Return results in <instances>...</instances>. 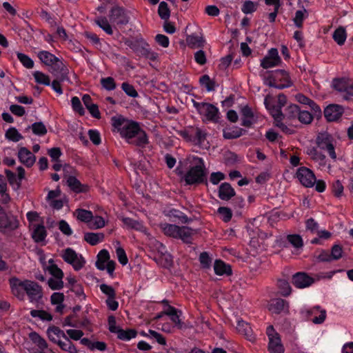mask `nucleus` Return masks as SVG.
Instances as JSON below:
<instances>
[{"label": "nucleus", "mask_w": 353, "mask_h": 353, "mask_svg": "<svg viewBox=\"0 0 353 353\" xmlns=\"http://www.w3.org/2000/svg\"><path fill=\"white\" fill-rule=\"evenodd\" d=\"M159 228L163 233L169 237L181 239L185 243H191L194 230L188 226H179L168 223H161Z\"/></svg>", "instance_id": "20e7f679"}, {"label": "nucleus", "mask_w": 353, "mask_h": 353, "mask_svg": "<svg viewBox=\"0 0 353 353\" xmlns=\"http://www.w3.org/2000/svg\"><path fill=\"white\" fill-rule=\"evenodd\" d=\"M203 114L208 121L216 122L219 119V109L211 103H206L201 113Z\"/></svg>", "instance_id": "5701e85b"}, {"label": "nucleus", "mask_w": 353, "mask_h": 353, "mask_svg": "<svg viewBox=\"0 0 353 353\" xmlns=\"http://www.w3.org/2000/svg\"><path fill=\"white\" fill-rule=\"evenodd\" d=\"M5 136L6 139L14 142H17L23 139V136L14 127L10 128L6 131Z\"/></svg>", "instance_id": "49530a36"}, {"label": "nucleus", "mask_w": 353, "mask_h": 353, "mask_svg": "<svg viewBox=\"0 0 353 353\" xmlns=\"http://www.w3.org/2000/svg\"><path fill=\"white\" fill-rule=\"evenodd\" d=\"M314 281V279L305 272H297L292 276V283L297 288L309 287Z\"/></svg>", "instance_id": "f3484780"}, {"label": "nucleus", "mask_w": 353, "mask_h": 353, "mask_svg": "<svg viewBox=\"0 0 353 353\" xmlns=\"http://www.w3.org/2000/svg\"><path fill=\"white\" fill-rule=\"evenodd\" d=\"M61 256L66 263L72 265L76 271L81 270L85 263L83 257L70 248L64 250Z\"/></svg>", "instance_id": "1a4fd4ad"}, {"label": "nucleus", "mask_w": 353, "mask_h": 353, "mask_svg": "<svg viewBox=\"0 0 353 353\" xmlns=\"http://www.w3.org/2000/svg\"><path fill=\"white\" fill-rule=\"evenodd\" d=\"M148 47L149 45L148 43H141L133 45L132 48L139 56L149 58L151 60H154L156 59V55L150 50Z\"/></svg>", "instance_id": "412c9836"}, {"label": "nucleus", "mask_w": 353, "mask_h": 353, "mask_svg": "<svg viewBox=\"0 0 353 353\" xmlns=\"http://www.w3.org/2000/svg\"><path fill=\"white\" fill-rule=\"evenodd\" d=\"M296 177L304 186L310 188L314 185L316 176L314 172L306 167H301L297 170Z\"/></svg>", "instance_id": "f8f14e48"}, {"label": "nucleus", "mask_w": 353, "mask_h": 353, "mask_svg": "<svg viewBox=\"0 0 353 353\" xmlns=\"http://www.w3.org/2000/svg\"><path fill=\"white\" fill-rule=\"evenodd\" d=\"M31 128L33 133L39 136H43L47 133V129L42 122L34 123Z\"/></svg>", "instance_id": "6e6d98bb"}, {"label": "nucleus", "mask_w": 353, "mask_h": 353, "mask_svg": "<svg viewBox=\"0 0 353 353\" xmlns=\"http://www.w3.org/2000/svg\"><path fill=\"white\" fill-rule=\"evenodd\" d=\"M39 60L46 65H52L56 61V56L46 50H41L37 53Z\"/></svg>", "instance_id": "4c0bfd02"}, {"label": "nucleus", "mask_w": 353, "mask_h": 353, "mask_svg": "<svg viewBox=\"0 0 353 353\" xmlns=\"http://www.w3.org/2000/svg\"><path fill=\"white\" fill-rule=\"evenodd\" d=\"M69 188L75 193L86 192L88 190L87 185L82 184L75 176H70L67 179Z\"/></svg>", "instance_id": "a878e982"}, {"label": "nucleus", "mask_w": 353, "mask_h": 353, "mask_svg": "<svg viewBox=\"0 0 353 353\" xmlns=\"http://www.w3.org/2000/svg\"><path fill=\"white\" fill-rule=\"evenodd\" d=\"M18 158L21 163L27 167L32 166L36 160L35 156L25 147H21L19 149Z\"/></svg>", "instance_id": "6ab92c4d"}, {"label": "nucleus", "mask_w": 353, "mask_h": 353, "mask_svg": "<svg viewBox=\"0 0 353 353\" xmlns=\"http://www.w3.org/2000/svg\"><path fill=\"white\" fill-rule=\"evenodd\" d=\"M188 160L191 163V165L183 177L186 185L205 183L208 185V171L203 159L199 157L192 156L190 157Z\"/></svg>", "instance_id": "7ed1b4c3"}, {"label": "nucleus", "mask_w": 353, "mask_h": 353, "mask_svg": "<svg viewBox=\"0 0 353 353\" xmlns=\"http://www.w3.org/2000/svg\"><path fill=\"white\" fill-rule=\"evenodd\" d=\"M190 142L196 145L201 146L206 139V133L199 128L191 127Z\"/></svg>", "instance_id": "b1692460"}, {"label": "nucleus", "mask_w": 353, "mask_h": 353, "mask_svg": "<svg viewBox=\"0 0 353 353\" xmlns=\"http://www.w3.org/2000/svg\"><path fill=\"white\" fill-rule=\"evenodd\" d=\"M122 221L128 228L148 234V229L142 222L128 217L123 218Z\"/></svg>", "instance_id": "c85d7f7f"}, {"label": "nucleus", "mask_w": 353, "mask_h": 353, "mask_svg": "<svg viewBox=\"0 0 353 353\" xmlns=\"http://www.w3.org/2000/svg\"><path fill=\"white\" fill-rule=\"evenodd\" d=\"M17 57L25 68L32 69L34 67V61L28 55L21 52H17Z\"/></svg>", "instance_id": "09e8293b"}, {"label": "nucleus", "mask_w": 353, "mask_h": 353, "mask_svg": "<svg viewBox=\"0 0 353 353\" xmlns=\"http://www.w3.org/2000/svg\"><path fill=\"white\" fill-rule=\"evenodd\" d=\"M117 337L123 341H129L137 336V332L134 329L123 330L119 328L117 332Z\"/></svg>", "instance_id": "a19ab883"}, {"label": "nucleus", "mask_w": 353, "mask_h": 353, "mask_svg": "<svg viewBox=\"0 0 353 353\" xmlns=\"http://www.w3.org/2000/svg\"><path fill=\"white\" fill-rule=\"evenodd\" d=\"M343 248L339 245H334L331 249V258L333 261L339 260L342 257Z\"/></svg>", "instance_id": "338daca9"}, {"label": "nucleus", "mask_w": 353, "mask_h": 353, "mask_svg": "<svg viewBox=\"0 0 353 353\" xmlns=\"http://www.w3.org/2000/svg\"><path fill=\"white\" fill-rule=\"evenodd\" d=\"M235 195V191L229 183H223L219 188V197L223 201H229Z\"/></svg>", "instance_id": "4be33fe9"}, {"label": "nucleus", "mask_w": 353, "mask_h": 353, "mask_svg": "<svg viewBox=\"0 0 353 353\" xmlns=\"http://www.w3.org/2000/svg\"><path fill=\"white\" fill-rule=\"evenodd\" d=\"M77 214V219L83 222H90L92 219V213L89 210L78 209Z\"/></svg>", "instance_id": "603ef678"}, {"label": "nucleus", "mask_w": 353, "mask_h": 353, "mask_svg": "<svg viewBox=\"0 0 353 353\" xmlns=\"http://www.w3.org/2000/svg\"><path fill=\"white\" fill-rule=\"evenodd\" d=\"M245 130L239 127H232L223 130V136L226 139H233L240 137Z\"/></svg>", "instance_id": "72a5a7b5"}, {"label": "nucleus", "mask_w": 353, "mask_h": 353, "mask_svg": "<svg viewBox=\"0 0 353 353\" xmlns=\"http://www.w3.org/2000/svg\"><path fill=\"white\" fill-rule=\"evenodd\" d=\"M343 189V185L339 180H336L332 183V191L336 197L340 198L342 196Z\"/></svg>", "instance_id": "bf43d9fd"}, {"label": "nucleus", "mask_w": 353, "mask_h": 353, "mask_svg": "<svg viewBox=\"0 0 353 353\" xmlns=\"http://www.w3.org/2000/svg\"><path fill=\"white\" fill-rule=\"evenodd\" d=\"M298 119L300 122L305 124L310 123L313 120V117L310 112L307 110L300 111Z\"/></svg>", "instance_id": "e2e57ef3"}, {"label": "nucleus", "mask_w": 353, "mask_h": 353, "mask_svg": "<svg viewBox=\"0 0 353 353\" xmlns=\"http://www.w3.org/2000/svg\"><path fill=\"white\" fill-rule=\"evenodd\" d=\"M109 17L110 21L117 26H123L129 23L130 17L126 10L118 6H114L110 10Z\"/></svg>", "instance_id": "9b49d317"}, {"label": "nucleus", "mask_w": 353, "mask_h": 353, "mask_svg": "<svg viewBox=\"0 0 353 353\" xmlns=\"http://www.w3.org/2000/svg\"><path fill=\"white\" fill-rule=\"evenodd\" d=\"M9 284L12 293L19 300H23L25 292L31 302L38 301L43 296L42 288L37 282L24 280L21 281L17 277L9 279Z\"/></svg>", "instance_id": "f03ea898"}, {"label": "nucleus", "mask_w": 353, "mask_h": 353, "mask_svg": "<svg viewBox=\"0 0 353 353\" xmlns=\"http://www.w3.org/2000/svg\"><path fill=\"white\" fill-rule=\"evenodd\" d=\"M158 14L159 17L165 21H167L170 18V11L168 8V5L166 2L161 1L159 3L158 8Z\"/></svg>", "instance_id": "a18cd8bd"}, {"label": "nucleus", "mask_w": 353, "mask_h": 353, "mask_svg": "<svg viewBox=\"0 0 353 353\" xmlns=\"http://www.w3.org/2000/svg\"><path fill=\"white\" fill-rule=\"evenodd\" d=\"M332 85L334 88L336 90L343 93V95L345 94H348L349 88H350L351 85L348 81L345 78L334 79Z\"/></svg>", "instance_id": "2f4dec72"}, {"label": "nucleus", "mask_w": 353, "mask_h": 353, "mask_svg": "<svg viewBox=\"0 0 353 353\" xmlns=\"http://www.w3.org/2000/svg\"><path fill=\"white\" fill-rule=\"evenodd\" d=\"M266 334L269 341L268 345L269 353H284L285 348L280 334L274 330L273 325L268 326Z\"/></svg>", "instance_id": "423d86ee"}, {"label": "nucleus", "mask_w": 353, "mask_h": 353, "mask_svg": "<svg viewBox=\"0 0 353 353\" xmlns=\"http://www.w3.org/2000/svg\"><path fill=\"white\" fill-rule=\"evenodd\" d=\"M344 109L341 105L331 104L324 110V116L328 121H337L343 115Z\"/></svg>", "instance_id": "dca6fc26"}, {"label": "nucleus", "mask_w": 353, "mask_h": 353, "mask_svg": "<svg viewBox=\"0 0 353 353\" xmlns=\"http://www.w3.org/2000/svg\"><path fill=\"white\" fill-rule=\"evenodd\" d=\"M112 125L128 143L137 147L145 148L149 143L146 132L137 121L128 119L121 115L113 117Z\"/></svg>", "instance_id": "f257e3e1"}, {"label": "nucleus", "mask_w": 353, "mask_h": 353, "mask_svg": "<svg viewBox=\"0 0 353 353\" xmlns=\"http://www.w3.org/2000/svg\"><path fill=\"white\" fill-rule=\"evenodd\" d=\"M220 218L225 223L230 221L232 216V210L226 207H220L217 210Z\"/></svg>", "instance_id": "8fccbe9b"}, {"label": "nucleus", "mask_w": 353, "mask_h": 353, "mask_svg": "<svg viewBox=\"0 0 353 353\" xmlns=\"http://www.w3.org/2000/svg\"><path fill=\"white\" fill-rule=\"evenodd\" d=\"M30 315L34 317H38L43 321H50L52 320V316L45 310H32Z\"/></svg>", "instance_id": "de8ad7c7"}, {"label": "nucleus", "mask_w": 353, "mask_h": 353, "mask_svg": "<svg viewBox=\"0 0 353 353\" xmlns=\"http://www.w3.org/2000/svg\"><path fill=\"white\" fill-rule=\"evenodd\" d=\"M281 63V59L279 55L276 48H271L267 55L261 59V66L264 69H268L277 65Z\"/></svg>", "instance_id": "4468645a"}, {"label": "nucleus", "mask_w": 353, "mask_h": 353, "mask_svg": "<svg viewBox=\"0 0 353 353\" xmlns=\"http://www.w3.org/2000/svg\"><path fill=\"white\" fill-rule=\"evenodd\" d=\"M94 21L106 34L108 35L113 34L112 28L106 17H99Z\"/></svg>", "instance_id": "58836bf2"}, {"label": "nucleus", "mask_w": 353, "mask_h": 353, "mask_svg": "<svg viewBox=\"0 0 353 353\" xmlns=\"http://www.w3.org/2000/svg\"><path fill=\"white\" fill-rule=\"evenodd\" d=\"M33 77L34 78L35 81L39 84H42L45 85H50V77L40 71H35L33 73Z\"/></svg>", "instance_id": "c03bdc74"}, {"label": "nucleus", "mask_w": 353, "mask_h": 353, "mask_svg": "<svg viewBox=\"0 0 353 353\" xmlns=\"http://www.w3.org/2000/svg\"><path fill=\"white\" fill-rule=\"evenodd\" d=\"M116 253L119 262L123 265H126L128 259L125 250L122 248L119 247L116 249Z\"/></svg>", "instance_id": "774afa93"}, {"label": "nucleus", "mask_w": 353, "mask_h": 353, "mask_svg": "<svg viewBox=\"0 0 353 353\" xmlns=\"http://www.w3.org/2000/svg\"><path fill=\"white\" fill-rule=\"evenodd\" d=\"M277 286L279 293L283 296H288L291 294L292 288L290 283L285 279H279Z\"/></svg>", "instance_id": "79ce46f5"}, {"label": "nucleus", "mask_w": 353, "mask_h": 353, "mask_svg": "<svg viewBox=\"0 0 353 353\" xmlns=\"http://www.w3.org/2000/svg\"><path fill=\"white\" fill-rule=\"evenodd\" d=\"M100 82L102 87L106 90L111 91L116 88V83L112 77L102 78Z\"/></svg>", "instance_id": "864d4df0"}, {"label": "nucleus", "mask_w": 353, "mask_h": 353, "mask_svg": "<svg viewBox=\"0 0 353 353\" xmlns=\"http://www.w3.org/2000/svg\"><path fill=\"white\" fill-rule=\"evenodd\" d=\"M104 234L103 233L87 232L84 234V240L91 245H96L103 241Z\"/></svg>", "instance_id": "f704fd0d"}, {"label": "nucleus", "mask_w": 353, "mask_h": 353, "mask_svg": "<svg viewBox=\"0 0 353 353\" xmlns=\"http://www.w3.org/2000/svg\"><path fill=\"white\" fill-rule=\"evenodd\" d=\"M46 236L47 232L44 225L39 224L34 226L32 238L35 242L39 243L44 241Z\"/></svg>", "instance_id": "473e14b6"}, {"label": "nucleus", "mask_w": 353, "mask_h": 353, "mask_svg": "<svg viewBox=\"0 0 353 353\" xmlns=\"http://www.w3.org/2000/svg\"><path fill=\"white\" fill-rule=\"evenodd\" d=\"M29 338L39 349L34 351L32 353H55L51 350H48L46 341L38 333L35 332L30 333Z\"/></svg>", "instance_id": "a211bd4d"}, {"label": "nucleus", "mask_w": 353, "mask_h": 353, "mask_svg": "<svg viewBox=\"0 0 353 353\" xmlns=\"http://www.w3.org/2000/svg\"><path fill=\"white\" fill-rule=\"evenodd\" d=\"M56 61H53L52 65H49L50 67V72L55 77H61V80H67L69 81V70L68 67L63 63V62L58 57H56Z\"/></svg>", "instance_id": "ddd939ff"}, {"label": "nucleus", "mask_w": 353, "mask_h": 353, "mask_svg": "<svg viewBox=\"0 0 353 353\" xmlns=\"http://www.w3.org/2000/svg\"><path fill=\"white\" fill-rule=\"evenodd\" d=\"M272 81H270L269 85L278 89H283L290 87L292 83L289 74L283 70H276L272 74Z\"/></svg>", "instance_id": "6e6552de"}, {"label": "nucleus", "mask_w": 353, "mask_h": 353, "mask_svg": "<svg viewBox=\"0 0 353 353\" xmlns=\"http://www.w3.org/2000/svg\"><path fill=\"white\" fill-rule=\"evenodd\" d=\"M300 108L296 104L290 105L285 110V116L289 119H294L298 117L300 113Z\"/></svg>", "instance_id": "4d7b16f0"}, {"label": "nucleus", "mask_w": 353, "mask_h": 353, "mask_svg": "<svg viewBox=\"0 0 353 353\" xmlns=\"http://www.w3.org/2000/svg\"><path fill=\"white\" fill-rule=\"evenodd\" d=\"M289 302L283 299H274L269 305V310L276 314H289Z\"/></svg>", "instance_id": "2eb2a0df"}, {"label": "nucleus", "mask_w": 353, "mask_h": 353, "mask_svg": "<svg viewBox=\"0 0 353 353\" xmlns=\"http://www.w3.org/2000/svg\"><path fill=\"white\" fill-rule=\"evenodd\" d=\"M72 108L73 110L79 115L83 116L85 114V110L81 105V102L79 97H73L71 99Z\"/></svg>", "instance_id": "5fc2aeb1"}, {"label": "nucleus", "mask_w": 353, "mask_h": 353, "mask_svg": "<svg viewBox=\"0 0 353 353\" xmlns=\"http://www.w3.org/2000/svg\"><path fill=\"white\" fill-rule=\"evenodd\" d=\"M241 125L250 128L255 122L254 115L252 110L248 105L243 107L241 110Z\"/></svg>", "instance_id": "aec40b11"}, {"label": "nucleus", "mask_w": 353, "mask_h": 353, "mask_svg": "<svg viewBox=\"0 0 353 353\" xmlns=\"http://www.w3.org/2000/svg\"><path fill=\"white\" fill-rule=\"evenodd\" d=\"M199 261L203 268L209 269L211 266L212 259L208 252H203L200 254Z\"/></svg>", "instance_id": "13d9d810"}, {"label": "nucleus", "mask_w": 353, "mask_h": 353, "mask_svg": "<svg viewBox=\"0 0 353 353\" xmlns=\"http://www.w3.org/2000/svg\"><path fill=\"white\" fill-rule=\"evenodd\" d=\"M332 37L338 45H343L347 38L345 29L343 27L338 28L334 30Z\"/></svg>", "instance_id": "ea45409f"}, {"label": "nucleus", "mask_w": 353, "mask_h": 353, "mask_svg": "<svg viewBox=\"0 0 353 353\" xmlns=\"http://www.w3.org/2000/svg\"><path fill=\"white\" fill-rule=\"evenodd\" d=\"M64 340H59L57 344L60 347V348L65 352L69 353H77V349L74 346V345L70 341L68 337L65 336L63 338Z\"/></svg>", "instance_id": "e433bc0d"}, {"label": "nucleus", "mask_w": 353, "mask_h": 353, "mask_svg": "<svg viewBox=\"0 0 353 353\" xmlns=\"http://www.w3.org/2000/svg\"><path fill=\"white\" fill-rule=\"evenodd\" d=\"M307 154L310 157V158L318 163L319 165L321 168H325L327 165V160L325 155L319 152L315 148H308L307 149Z\"/></svg>", "instance_id": "393cba45"}, {"label": "nucleus", "mask_w": 353, "mask_h": 353, "mask_svg": "<svg viewBox=\"0 0 353 353\" xmlns=\"http://www.w3.org/2000/svg\"><path fill=\"white\" fill-rule=\"evenodd\" d=\"M164 214L170 219H178L181 223H188L192 221L183 212L174 208L165 211Z\"/></svg>", "instance_id": "c756f323"}, {"label": "nucleus", "mask_w": 353, "mask_h": 353, "mask_svg": "<svg viewBox=\"0 0 353 353\" xmlns=\"http://www.w3.org/2000/svg\"><path fill=\"white\" fill-rule=\"evenodd\" d=\"M287 240L296 248H302L303 245V239L299 234H289L287 236Z\"/></svg>", "instance_id": "3c124183"}, {"label": "nucleus", "mask_w": 353, "mask_h": 353, "mask_svg": "<svg viewBox=\"0 0 353 353\" xmlns=\"http://www.w3.org/2000/svg\"><path fill=\"white\" fill-rule=\"evenodd\" d=\"M238 332L243 334L248 340L254 342L255 336L253 334L252 330L249 323L244 321H239L236 325Z\"/></svg>", "instance_id": "cd10ccee"}, {"label": "nucleus", "mask_w": 353, "mask_h": 353, "mask_svg": "<svg viewBox=\"0 0 353 353\" xmlns=\"http://www.w3.org/2000/svg\"><path fill=\"white\" fill-rule=\"evenodd\" d=\"M204 39L196 34L188 35L186 37V43L191 48H197L203 46Z\"/></svg>", "instance_id": "c9c22d12"}, {"label": "nucleus", "mask_w": 353, "mask_h": 353, "mask_svg": "<svg viewBox=\"0 0 353 353\" xmlns=\"http://www.w3.org/2000/svg\"><path fill=\"white\" fill-rule=\"evenodd\" d=\"M214 270L215 274L219 276H230L232 274L231 266L220 259L215 261Z\"/></svg>", "instance_id": "bb28decb"}, {"label": "nucleus", "mask_w": 353, "mask_h": 353, "mask_svg": "<svg viewBox=\"0 0 353 353\" xmlns=\"http://www.w3.org/2000/svg\"><path fill=\"white\" fill-rule=\"evenodd\" d=\"M200 83L202 85H204L206 88V90L208 92L212 91L214 90V82L212 81L208 75L205 74L203 75L199 80Z\"/></svg>", "instance_id": "052dcab7"}, {"label": "nucleus", "mask_w": 353, "mask_h": 353, "mask_svg": "<svg viewBox=\"0 0 353 353\" xmlns=\"http://www.w3.org/2000/svg\"><path fill=\"white\" fill-rule=\"evenodd\" d=\"M48 270L54 278L63 279V272L57 265L52 264L49 265Z\"/></svg>", "instance_id": "69168bd1"}, {"label": "nucleus", "mask_w": 353, "mask_h": 353, "mask_svg": "<svg viewBox=\"0 0 353 353\" xmlns=\"http://www.w3.org/2000/svg\"><path fill=\"white\" fill-rule=\"evenodd\" d=\"M335 140L332 134L327 132H319L316 137L318 147L328 152L329 156L334 160L336 159L334 144Z\"/></svg>", "instance_id": "0eeeda50"}, {"label": "nucleus", "mask_w": 353, "mask_h": 353, "mask_svg": "<svg viewBox=\"0 0 353 353\" xmlns=\"http://www.w3.org/2000/svg\"><path fill=\"white\" fill-rule=\"evenodd\" d=\"M121 88L125 92V93L131 97H138V92L134 89V86L127 82H123L121 84Z\"/></svg>", "instance_id": "680f3d73"}, {"label": "nucleus", "mask_w": 353, "mask_h": 353, "mask_svg": "<svg viewBox=\"0 0 353 353\" xmlns=\"http://www.w3.org/2000/svg\"><path fill=\"white\" fill-rule=\"evenodd\" d=\"M5 173L10 185H12L14 190L19 189L21 181H19V179L17 178L16 174L9 170H6Z\"/></svg>", "instance_id": "37998d69"}, {"label": "nucleus", "mask_w": 353, "mask_h": 353, "mask_svg": "<svg viewBox=\"0 0 353 353\" xmlns=\"http://www.w3.org/2000/svg\"><path fill=\"white\" fill-rule=\"evenodd\" d=\"M48 284L53 290H60L63 287L62 279L50 278L48 281Z\"/></svg>", "instance_id": "0e129e2a"}, {"label": "nucleus", "mask_w": 353, "mask_h": 353, "mask_svg": "<svg viewBox=\"0 0 353 353\" xmlns=\"http://www.w3.org/2000/svg\"><path fill=\"white\" fill-rule=\"evenodd\" d=\"M19 221L15 216H9L0 205V232L13 231L19 227Z\"/></svg>", "instance_id": "9d476101"}, {"label": "nucleus", "mask_w": 353, "mask_h": 353, "mask_svg": "<svg viewBox=\"0 0 353 353\" xmlns=\"http://www.w3.org/2000/svg\"><path fill=\"white\" fill-rule=\"evenodd\" d=\"M47 333L50 340L55 343L66 336L63 330L56 326L50 327Z\"/></svg>", "instance_id": "7c9ffc66"}, {"label": "nucleus", "mask_w": 353, "mask_h": 353, "mask_svg": "<svg viewBox=\"0 0 353 353\" xmlns=\"http://www.w3.org/2000/svg\"><path fill=\"white\" fill-rule=\"evenodd\" d=\"M303 319L310 321L314 324H322L326 319V310L316 305L311 308H303L300 311Z\"/></svg>", "instance_id": "39448f33"}]
</instances>
